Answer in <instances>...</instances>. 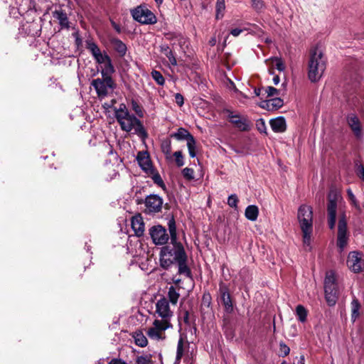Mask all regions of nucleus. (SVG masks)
<instances>
[{"label":"nucleus","mask_w":364,"mask_h":364,"mask_svg":"<svg viewBox=\"0 0 364 364\" xmlns=\"http://www.w3.org/2000/svg\"><path fill=\"white\" fill-rule=\"evenodd\" d=\"M348 123L350 128L352 129V130L353 131L354 134L357 136H360L361 131L358 118L354 114H350L348 117Z\"/></svg>","instance_id":"nucleus-25"},{"label":"nucleus","mask_w":364,"mask_h":364,"mask_svg":"<svg viewBox=\"0 0 364 364\" xmlns=\"http://www.w3.org/2000/svg\"><path fill=\"white\" fill-rule=\"evenodd\" d=\"M164 203L163 198L156 194H151L146 197L145 213L148 214L158 213L161 211Z\"/></svg>","instance_id":"nucleus-10"},{"label":"nucleus","mask_w":364,"mask_h":364,"mask_svg":"<svg viewBox=\"0 0 364 364\" xmlns=\"http://www.w3.org/2000/svg\"><path fill=\"white\" fill-rule=\"evenodd\" d=\"M356 173L364 181V166L363 165L357 164Z\"/></svg>","instance_id":"nucleus-50"},{"label":"nucleus","mask_w":364,"mask_h":364,"mask_svg":"<svg viewBox=\"0 0 364 364\" xmlns=\"http://www.w3.org/2000/svg\"><path fill=\"white\" fill-rule=\"evenodd\" d=\"M296 314L298 317V320L301 323H304L306 321L308 311L302 305H298L296 306Z\"/></svg>","instance_id":"nucleus-31"},{"label":"nucleus","mask_w":364,"mask_h":364,"mask_svg":"<svg viewBox=\"0 0 364 364\" xmlns=\"http://www.w3.org/2000/svg\"><path fill=\"white\" fill-rule=\"evenodd\" d=\"M158 5H160L163 3V0H154Z\"/></svg>","instance_id":"nucleus-61"},{"label":"nucleus","mask_w":364,"mask_h":364,"mask_svg":"<svg viewBox=\"0 0 364 364\" xmlns=\"http://www.w3.org/2000/svg\"><path fill=\"white\" fill-rule=\"evenodd\" d=\"M134 340L136 345L140 347H145L148 343L147 338L142 333H136Z\"/></svg>","instance_id":"nucleus-35"},{"label":"nucleus","mask_w":364,"mask_h":364,"mask_svg":"<svg viewBox=\"0 0 364 364\" xmlns=\"http://www.w3.org/2000/svg\"><path fill=\"white\" fill-rule=\"evenodd\" d=\"M168 297L169 301L173 305H176L178 302L179 297H180V294L174 287L171 286L168 288Z\"/></svg>","instance_id":"nucleus-30"},{"label":"nucleus","mask_w":364,"mask_h":364,"mask_svg":"<svg viewBox=\"0 0 364 364\" xmlns=\"http://www.w3.org/2000/svg\"><path fill=\"white\" fill-rule=\"evenodd\" d=\"M257 128L260 133H266L267 127L264 119H259L256 123Z\"/></svg>","instance_id":"nucleus-48"},{"label":"nucleus","mask_w":364,"mask_h":364,"mask_svg":"<svg viewBox=\"0 0 364 364\" xmlns=\"http://www.w3.org/2000/svg\"><path fill=\"white\" fill-rule=\"evenodd\" d=\"M289 352L290 348L284 342H280L279 355L284 357L289 355Z\"/></svg>","instance_id":"nucleus-46"},{"label":"nucleus","mask_w":364,"mask_h":364,"mask_svg":"<svg viewBox=\"0 0 364 364\" xmlns=\"http://www.w3.org/2000/svg\"><path fill=\"white\" fill-rule=\"evenodd\" d=\"M252 7L257 12H261L265 8L264 3L262 0H251Z\"/></svg>","instance_id":"nucleus-40"},{"label":"nucleus","mask_w":364,"mask_h":364,"mask_svg":"<svg viewBox=\"0 0 364 364\" xmlns=\"http://www.w3.org/2000/svg\"><path fill=\"white\" fill-rule=\"evenodd\" d=\"M114 116L122 130L129 132L132 130L141 139L147 138L148 134L141 121L134 114L129 113L127 106L121 103L118 108H114Z\"/></svg>","instance_id":"nucleus-2"},{"label":"nucleus","mask_w":364,"mask_h":364,"mask_svg":"<svg viewBox=\"0 0 364 364\" xmlns=\"http://www.w3.org/2000/svg\"><path fill=\"white\" fill-rule=\"evenodd\" d=\"M136 160L139 166L143 171L146 173H153L154 168L147 151H139L137 154Z\"/></svg>","instance_id":"nucleus-18"},{"label":"nucleus","mask_w":364,"mask_h":364,"mask_svg":"<svg viewBox=\"0 0 364 364\" xmlns=\"http://www.w3.org/2000/svg\"><path fill=\"white\" fill-rule=\"evenodd\" d=\"M228 118L230 122L239 130L247 131L250 129V122L247 117L237 114H235L231 112L228 114Z\"/></svg>","instance_id":"nucleus-17"},{"label":"nucleus","mask_w":364,"mask_h":364,"mask_svg":"<svg viewBox=\"0 0 364 364\" xmlns=\"http://www.w3.org/2000/svg\"><path fill=\"white\" fill-rule=\"evenodd\" d=\"M230 85H231V87L235 88L234 83L231 81H230Z\"/></svg>","instance_id":"nucleus-63"},{"label":"nucleus","mask_w":364,"mask_h":364,"mask_svg":"<svg viewBox=\"0 0 364 364\" xmlns=\"http://www.w3.org/2000/svg\"><path fill=\"white\" fill-rule=\"evenodd\" d=\"M279 81H280V78L278 75H275L273 77V82L275 85H278L279 83Z\"/></svg>","instance_id":"nucleus-57"},{"label":"nucleus","mask_w":364,"mask_h":364,"mask_svg":"<svg viewBox=\"0 0 364 364\" xmlns=\"http://www.w3.org/2000/svg\"><path fill=\"white\" fill-rule=\"evenodd\" d=\"M173 282H174L175 284H178L181 282V279H177L174 280Z\"/></svg>","instance_id":"nucleus-62"},{"label":"nucleus","mask_w":364,"mask_h":364,"mask_svg":"<svg viewBox=\"0 0 364 364\" xmlns=\"http://www.w3.org/2000/svg\"><path fill=\"white\" fill-rule=\"evenodd\" d=\"M324 290L328 304L329 306L335 305L338 299V287L333 272L326 273L324 281Z\"/></svg>","instance_id":"nucleus-5"},{"label":"nucleus","mask_w":364,"mask_h":364,"mask_svg":"<svg viewBox=\"0 0 364 364\" xmlns=\"http://www.w3.org/2000/svg\"><path fill=\"white\" fill-rule=\"evenodd\" d=\"M219 293L220 296V301L224 306L225 311L228 314L232 313L233 311V305L227 286L224 284H220Z\"/></svg>","instance_id":"nucleus-16"},{"label":"nucleus","mask_w":364,"mask_h":364,"mask_svg":"<svg viewBox=\"0 0 364 364\" xmlns=\"http://www.w3.org/2000/svg\"><path fill=\"white\" fill-rule=\"evenodd\" d=\"M264 95H266V97H272L278 96L280 95V90L274 88L272 86H267L264 87Z\"/></svg>","instance_id":"nucleus-36"},{"label":"nucleus","mask_w":364,"mask_h":364,"mask_svg":"<svg viewBox=\"0 0 364 364\" xmlns=\"http://www.w3.org/2000/svg\"><path fill=\"white\" fill-rule=\"evenodd\" d=\"M132 108L134 112L139 117H142L144 116V110L142 107L134 100L131 101Z\"/></svg>","instance_id":"nucleus-38"},{"label":"nucleus","mask_w":364,"mask_h":364,"mask_svg":"<svg viewBox=\"0 0 364 364\" xmlns=\"http://www.w3.org/2000/svg\"><path fill=\"white\" fill-rule=\"evenodd\" d=\"M172 328L171 322H166L159 318H155L152 326L146 330V334L150 339L154 341L164 340L166 330Z\"/></svg>","instance_id":"nucleus-6"},{"label":"nucleus","mask_w":364,"mask_h":364,"mask_svg":"<svg viewBox=\"0 0 364 364\" xmlns=\"http://www.w3.org/2000/svg\"><path fill=\"white\" fill-rule=\"evenodd\" d=\"M53 17L58 21L61 28H69V21L67 14L63 10H56L53 14Z\"/></svg>","instance_id":"nucleus-22"},{"label":"nucleus","mask_w":364,"mask_h":364,"mask_svg":"<svg viewBox=\"0 0 364 364\" xmlns=\"http://www.w3.org/2000/svg\"><path fill=\"white\" fill-rule=\"evenodd\" d=\"M341 198L339 192L336 189H331L328 195V226L333 229L336 224L337 203Z\"/></svg>","instance_id":"nucleus-7"},{"label":"nucleus","mask_w":364,"mask_h":364,"mask_svg":"<svg viewBox=\"0 0 364 364\" xmlns=\"http://www.w3.org/2000/svg\"><path fill=\"white\" fill-rule=\"evenodd\" d=\"M109 364H127V363L121 359L114 358L109 361Z\"/></svg>","instance_id":"nucleus-55"},{"label":"nucleus","mask_w":364,"mask_h":364,"mask_svg":"<svg viewBox=\"0 0 364 364\" xmlns=\"http://www.w3.org/2000/svg\"><path fill=\"white\" fill-rule=\"evenodd\" d=\"M348 241V234L347 231V223L346 218L343 215L339 219L338 227L337 245L341 251L343 250L346 247Z\"/></svg>","instance_id":"nucleus-13"},{"label":"nucleus","mask_w":364,"mask_h":364,"mask_svg":"<svg viewBox=\"0 0 364 364\" xmlns=\"http://www.w3.org/2000/svg\"><path fill=\"white\" fill-rule=\"evenodd\" d=\"M152 78L159 85H164L165 82L164 77L159 71L153 70L151 73Z\"/></svg>","instance_id":"nucleus-39"},{"label":"nucleus","mask_w":364,"mask_h":364,"mask_svg":"<svg viewBox=\"0 0 364 364\" xmlns=\"http://www.w3.org/2000/svg\"><path fill=\"white\" fill-rule=\"evenodd\" d=\"M175 101L176 103L179 106L181 107L184 104V99L182 95L180 93H176L175 95Z\"/></svg>","instance_id":"nucleus-52"},{"label":"nucleus","mask_w":364,"mask_h":364,"mask_svg":"<svg viewBox=\"0 0 364 364\" xmlns=\"http://www.w3.org/2000/svg\"><path fill=\"white\" fill-rule=\"evenodd\" d=\"M283 105V100L276 97L262 102L260 107L268 111H274L281 108Z\"/></svg>","instance_id":"nucleus-19"},{"label":"nucleus","mask_w":364,"mask_h":364,"mask_svg":"<svg viewBox=\"0 0 364 364\" xmlns=\"http://www.w3.org/2000/svg\"><path fill=\"white\" fill-rule=\"evenodd\" d=\"M270 125L274 132L282 133L287 129L285 119L283 117H278L270 120Z\"/></svg>","instance_id":"nucleus-21"},{"label":"nucleus","mask_w":364,"mask_h":364,"mask_svg":"<svg viewBox=\"0 0 364 364\" xmlns=\"http://www.w3.org/2000/svg\"><path fill=\"white\" fill-rule=\"evenodd\" d=\"M264 88H255L254 93L256 96H260V95L264 96Z\"/></svg>","instance_id":"nucleus-54"},{"label":"nucleus","mask_w":364,"mask_h":364,"mask_svg":"<svg viewBox=\"0 0 364 364\" xmlns=\"http://www.w3.org/2000/svg\"><path fill=\"white\" fill-rule=\"evenodd\" d=\"M347 194H348V198L351 203V204L357 209V210H360V205L358 204V202L356 200V198L355 196H354V194L353 193V191H351V189L348 188L347 190Z\"/></svg>","instance_id":"nucleus-45"},{"label":"nucleus","mask_w":364,"mask_h":364,"mask_svg":"<svg viewBox=\"0 0 364 364\" xmlns=\"http://www.w3.org/2000/svg\"><path fill=\"white\" fill-rule=\"evenodd\" d=\"M281 364H289L286 361H283Z\"/></svg>","instance_id":"nucleus-64"},{"label":"nucleus","mask_w":364,"mask_h":364,"mask_svg":"<svg viewBox=\"0 0 364 364\" xmlns=\"http://www.w3.org/2000/svg\"><path fill=\"white\" fill-rule=\"evenodd\" d=\"M132 227L136 235L140 236L144 233V223L139 215L133 217L132 220Z\"/></svg>","instance_id":"nucleus-24"},{"label":"nucleus","mask_w":364,"mask_h":364,"mask_svg":"<svg viewBox=\"0 0 364 364\" xmlns=\"http://www.w3.org/2000/svg\"><path fill=\"white\" fill-rule=\"evenodd\" d=\"M161 51L168 59L172 65H177L176 57L174 56L172 50L168 46H162L161 47Z\"/></svg>","instance_id":"nucleus-29"},{"label":"nucleus","mask_w":364,"mask_h":364,"mask_svg":"<svg viewBox=\"0 0 364 364\" xmlns=\"http://www.w3.org/2000/svg\"><path fill=\"white\" fill-rule=\"evenodd\" d=\"M183 321L186 324H189V314H188V312L187 311H186L184 312V316H183Z\"/></svg>","instance_id":"nucleus-56"},{"label":"nucleus","mask_w":364,"mask_h":364,"mask_svg":"<svg viewBox=\"0 0 364 364\" xmlns=\"http://www.w3.org/2000/svg\"><path fill=\"white\" fill-rule=\"evenodd\" d=\"M161 148H162V151L166 154V158L168 159L170 157L171 151V144H163Z\"/></svg>","instance_id":"nucleus-51"},{"label":"nucleus","mask_w":364,"mask_h":364,"mask_svg":"<svg viewBox=\"0 0 364 364\" xmlns=\"http://www.w3.org/2000/svg\"><path fill=\"white\" fill-rule=\"evenodd\" d=\"M168 228L172 246H164L159 254L160 265L165 269L170 268L176 261L181 259L186 254L183 245L177 241L176 226L173 218L168 220Z\"/></svg>","instance_id":"nucleus-1"},{"label":"nucleus","mask_w":364,"mask_h":364,"mask_svg":"<svg viewBox=\"0 0 364 364\" xmlns=\"http://www.w3.org/2000/svg\"><path fill=\"white\" fill-rule=\"evenodd\" d=\"M297 219L303 235V243L310 247L313 232V209L307 205H301L298 209Z\"/></svg>","instance_id":"nucleus-4"},{"label":"nucleus","mask_w":364,"mask_h":364,"mask_svg":"<svg viewBox=\"0 0 364 364\" xmlns=\"http://www.w3.org/2000/svg\"><path fill=\"white\" fill-rule=\"evenodd\" d=\"M136 364H154L151 354L141 355L136 358Z\"/></svg>","instance_id":"nucleus-34"},{"label":"nucleus","mask_w":364,"mask_h":364,"mask_svg":"<svg viewBox=\"0 0 364 364\" xmlns=\"http://www.w3.org/2000/svg\"><path fill=\"white\" fill-rule=\"evenodd\" d=\"M92 85L96 90L98 97H104L107 95L108 90L114 87V82L111 77H103V80L100 78L93 80Z\"/></svg>","instance_id":"nucleus-11"},{"label":"nucleus","mask_w":364,"mask_h":364,"mask_svg":"<svg viewBox=\"0 0 364 364\" xmlns=\"http://www.w3.org/2000/svg\"><path fill=\"white\" fill-rule=\"evenodd\" d=\"M244 31H247V28H234L230 31V34L235 37H237Z\"/></svg>","instance_id":"nucleus-53"},{"label":"nucleus","mask_w":364,"mask_h":364,"mask_svg":"<svg viewBox=\"0 0 364 364\" xmlns=\"http://www.w3.org/2000/svg\"><path fill=\"white\" fill-rule=\"evenodd\" d=\"M183 176L188 180L191 181L194 179V171L193 168L186 167L182 170Z\"/></svg>","instance_id":"nucleus-42"},{"label":"nucleus","mask_w":364,"mask_h":364,"mask_svg":"<svg viewBox=\"0 0 364 364\" xmlns=\"http://www.w3.org/2000/svg\"><path fill=\"white\" fill-rule=\"evenodd\" d=\"M152 173L153 175L151 176V178L154 183L157 184L159 187L164 188L165 184L159 173L158 172L154 173V171H153Z\"/></svg>","instance_id":"nucleus-44"},{"label":"nucleus","mask_w":364,"mask_h":364,"mask_svg":"<svg viewBox=\"0 0 364 364\" xmlns=\"http://www.w3.org/2000/svg\"><path fill=\"white\" fill-rule=\"evenodd\" d=\"M101 68V74L102 77H111V75L114 73V68L112 65L111 58L102 64Z\"/></svg>","instance_id":"nucleus-26"},{"label":"nucleus","mask_w":364,"mask_h":364,"mask_svg":"<svg viewBox=\"0 0 364 364\" xmlns=\"http://www.w3.org/2000/svg\"><path fill=\"white\" fill-rule=\"evenodd\" d=\"M187 147L190 156L195 158L196 156V141L193 136L189 138L187 141Z\"/></svg>","instance_id":"nucleus-32"},{"label":"nucleus","mask_w":364,"mask_h":364,"mask_svg":"<svg viewBox=\"0 0 364 364\" xmlns=\"http://www.w3.org/2000/svg\"><path fill=\"white\" fill-rule=\"evenodd\" d=\"M86 44L87 48L90 50L97 63L102 65L110 58L107 53L105 51L102 52L98 46L92 41H87Z\"/></svg>","instance_id":"nucleus-15"},{"label":"nucleus","mask_w":364,"mask_h":364,"mask_svg":"<svg viewBox=\"0 0 364 364\" xmlns=\"http://www.w3.org/2000/svg\"><path fill=\"white\" fill-rule=\"evenodd\" d=\"M149 234L153 242L156 245H165L169 239L166 230L161 225L151 227L149 230Z\"/></svg>","instance_id":"nucleus-12"},{"label":"nucleus","mask_w":364,"mask_h":364,"mask_svg":"<svg viewBox=\"0 0 364 364\" xmlns=\"http://www.w3.org/2000/svg\"><path fill=\"white\" fill-rule=\"evenodd\" d=\"M183 355V341L182 338H180L177 344V350L176 360L179 361Z\"/></svg>","instance_id":"nucleus-41"},{"label":"nucleus","mask_w":364,"mask_h":364,"mask_svg":"<svg viewBox=\"0 0 364 364\" xmlns=\"http://www.w3.org/2000/svg\"><path fill=\"white\" fill-rule=\"evenodd\" d=\"M347 265L354 272H362L364 269V259L362 255L358 252H350L347 259Z\"/></svg>","instance_id":"nucleus-14"},{"label":"nucleus","mask_w":364,"mask_h":364,"mask_svg":"<svg viewBox=\"0 0 364 364\" xmlns=\"http://www.w3.org/2000/svg\"><path fill=\"white\" fill-rule=\"evenodd\" d=\"M275 62V68L280 72H282L285 70V65L283 63L282 60L279 58H275L273 60Z\"/></svg>","instance_id":"nucleus-49"},{"label":"nucleus","mask_w":364,"mask_h":364,"mask_svg":"<svg viewBox=\"0 0 364 364\" xmlns=\"http://www.w3.org/2000/svg\"><path fill=\"white\" fill-rule=\"evenodd\" d=\"M187 259L188 257L186 254L181 257V259L176 261L178 267V272L179 274H183L186 277L191 278V271L187 265Z\"/></svg>","instance_id":"nucleus-20"},{"label":"nucleus","mask_w":364,"mask_h":364,"mask_svg":"<svg viewBox=\"0 0 364 364\" xmlns=\"http://www.w3.org/2000/svg\"><path fill=\"white\" fill-rule=\"evenodd\" d=\"M358 84H359V80L358 79H356V80L354 82H353L352 88L354 90H356Z\"/></svg>","instance_id":"nucleus-58"},{"label":"nucleus","mask_w":364,"mask_h":364,"mask_svg":"<svg viewBox=\"0 0 364 364\" xmlns=\"http://www.w3.org/2000/svg\"><path fill=\"white\" fill-rule=\"evenodd\" d=\"M352 306V319L355 321L359 315L360 304L356 299H353L351 302Z\"/></svg>","instance_id":"nucleus-37"},{"label":"nucleus","mask_w":364,"mask_h":364,"mask_svg":"<svg viewBox=\"0 0 364 364\" xmlns=\"http://www.w3.org/2000/svg\"><path fill=\"white\" fill-rule=\"evenodd\" d=\"M155 318H159L166 322H171L173 312L171 309L168 300L163 297L156 303Z\"/></svg>","instance_id":"nucleus-9"},{"label":"nucleus","mask_w":364,"mask_h":364,"mask_svg":"<svg viewBox=\"0 0 364 364\" xmlns=\"http://www.w3.org/2000/svg\"><path fill=\"white\" fill-rule=\"evenodd\" d=\"M299 364H305V358L304 355L300 356Z\"/></svg>","instance_id":"nucleus-59"},{"label":"nucleus","mask_w":364,"mask_h":364,"mask_svg":"<svg viewBox=\"0 0 364 364\" xmlns=\"http://www.w3.org/2000/svg\"><path fill=\"white\" fill-rule=\"evenodd\" d=\"M238 198L235 194H231L228 198V204L230 207L236 208L237 207Z\"/></svg>","instance_id":"nucleus-47"},{"label":"nucleus","mask_w":364,"mask_h":364,"mask_svg":"<svg viewBox=\"0 0 364 364\" xmlns=\"http://www.w3.org/2000/svg\"><path fill=\"white\" fill-rule=\"evenodd\" d=\"M326 65V59L319 48H313L310 52L308 65V77L313 82L318 81L322 77Z\"/></svg>","instance_id":"nucleus-3"},{"label":"nucleus","mask_w":364,"mask_h":364,"mask_svg":"<svg viewBox=\"0 0 364 364\" xmlns=\"http://www.w3.org/2000/svg\"><path fill=\"white\" fill-rule=\"evenodd\" d=\"M172 136L177 140L186 139L187 141L189 140L190 137H193L187 129L182 127L178 129L177 132L173 134Z\"/></svg>","instance_id":"nucleus-28"},{"label":"nucleus","mask_w":364,"mask_h":364,"mask_svg":"<svg viewBox=\"0 0 364 364\" xmlns=\"http://www.w3.org/2000/svg\"><path fill=\"white\" fill-rule=\"evenodd\" d=\"M259 209L255 205H248L245 209V217L251 221H255L257 219Z\"/></svg>","instance_id":"nucleus-27"},{"label":"nucleus","mask_w":364,"mask_h":364,"mask_svg":"<svg viewBox=\"0 0 364 364\" xmlns=\"http://www.w3.org/2000/svg\"><path fill=\"white\" fill-rule=\"evenodd\" d=\"M216 43V39L215 38H213L210 41V43L211 46H214Z\"/></svg>","instance_id":"nucleus-60"},{"label":"nucleus","mask_w":364,"mask_h":364,"mask_svg":"<svg viewBox=\"0 0 364 364\" xmlns=\"http://www.w3.org/2000/svg\"><path fill=\"white\" fill-rule=\"evenodd\" d=\"M134 20L142 24H154L157 19L154 14L146 6H139L131 11Z\"/></svg>","instance_id":"nucleus-8"},{"label":"nucleus","mask_w":364,"mask_h":364,"mask_svg":"<svg viewBox=\"0 0 364 364\" xmlns=\"http://www.w3.org/2000/svg\"><path fill=\"white\" fill-rule=\"evenodd\" d=\"M225 9V0H217L215 6L216 18L220 19L223 18L224 11Z\"/></svg>","instance_id":"nucleus-33"},{"label":"nucleus","mask_w":364,"mask_h":364,"mask_svg":"<svg viewBox=\"0 0 364 364\" xmlns=\"http://www.w3.org/2000/svg\"><path fill=\"white\" fill-rule=\"evenodd\" d=\"M175 157L176 164L178 167L184 165V159L181 151H177L173 153Z\"/></svg>","instance_id":"nucleus-43"},{"label":"nucleus","mask_w":364,"mask_h":364,"mask_svg":"<svg viewBox=\"0 0 364 364\" xmlns=\"http://www.w3.org/2000/svg\"><path fill=\"white\" fill-rule=\"evenodd\" d=\"M110 42L114 50L121 57L125 55L127 50V46L121 40L114 38L111 39Z\"/></svg>","instance_id":"nucleus-23"}]
</instances>
